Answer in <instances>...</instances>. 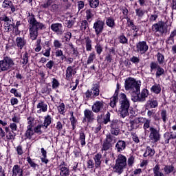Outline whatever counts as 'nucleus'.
<instances>
[{
	"instance_id": "nucleus-44",
	"label": "nucleus",
	"mask_w": 176,
	"mask_h": 176,
	"mask_svg": "<svg viewBox=\"0 0 176 176\" xmlns=\"http://www.w3.org/2000/svg\"><path fill=\"white\" fill-rule=\"evenodd\" d=\"M120 43H122V45H126V43H129V40L124 36V34H122L118 37Z\"/></svg>"
},
{
	"instance_id": "nucleus-59",
	"label": "nucleus",
	"mask_w": 176,
	"mask_h": 176,
	"mask_svg": "<svg viewBox=\"0 0 176 176\" xmlns=\"http://www.w3.org/2000/svg\"><path fill=\"white\" fill-rule=\"evenodd\" d=\"M28 126L27 127L32 128L34 127V118L32 117H28Z\"/></svg>"
},
{
	"instance_id": "nucleus-26",
	"label": "nucleus",
	"mask_w": 176,
	"mask_h": 176,
	"mask_svg": "<svg viewBox=\"0 0 176 176\" xmlns=\"http://www.w3.org/2000/svg\"><path fill=\"white\" fill-rule=\"evenodd\" d=\"M106 142H108L109 144H115L116 142L117 139L116 137L113 136V135L109 133L106 135Z\"/></svg>"
},
{
	"instance_id": "nucleus-34",
	"label": "nucleus",
	"mask_w": 176,
	"mask_h": 176,
	"mask_svg": "<svg viewBox=\"0 0 176 176\" xmlns=\"http://www.w3.org/2000/svg\"><path fill=\"white\" fill-rule=\"evenodd\" d=\"M106 25L110 28H115V19H113L112 17L107 18Z\"/></svg>"
},
{
	"instance_id": "nucleus-48",
	"label": "nucleus",
	"mask_w": 176,
	"mask_h": 176,
	"mask_svg": "<svg viewBox=\"0 0 176 176\" xmlns=\"http://www.w3.org/2000/svg\"><path fill=\"white\" fill-rule=\"evenodd\" d=\"M162 75H164V69H163V67H161L160 66V67H158V69H157V72L155 73V76H156V78H160V76H162Z\"/></svg>"
},
{
	"instance_id": "nucleus-23",
	"label": "nucleus",
	"mask_w": 176,
	"mask_h": 176,
	"mask_svg": "<svg viewBox=\"0 0 176 176\" xmlns=\"http://www.w3.org/2000/svg\"><path fill=\"white\" fill-rule=\"evenodd\" d=\"M101 159H102V155L101 153H97L94 157V160L95 162V167L98 168L101 166Z\"/></svg>"
},
{
	"instance_id": "nucleus-21",
	"label": "nucleus",
	"mask_w": 176,
	"mask_h": 176,
	"mask_svg": "<svg viewBox=\"0 0 176 176\" xmlns=\"http://www.w3.org/2000/svg\"><path fill=\"white\" fill-rule=\"evenodd\" d=\"M12 176H18L23 174V168L20 167L19 165H14L12 168Z\"/></svg>"
},
{
	"instance_id": "nucleus-15",
	"label": "nucleus",
	"mask_w": 176,
	"mask_h": 176,
	"mask_svg": "<svg viewBox=\"0 0 176 176\" xmlns=\"http://www.w3.org/2000/svg\"><path fill=\"white\" fill-rule=\"evenodd\" d=\"M92 111L96 113H98L100 111H102L104 108V102L102 101H96L92 105Z\"/></svg>"
},
{
	"instance_id": "nucleus-39",
	"label": "nucleus",
	"mask_w": 176,
	"mask_h": 176,
	"mask_svg": "<svg viewBox=\"0 0 176 176\" xmlns=\"http://www.w3.org/2000/svg\"><path fill=\"white\" fill-rule=\"evenodd\" d=\"M135 11L136 16L139 19H142V17H144V14H145V10L141 8H137Z\"/></svg>"
},
{
	"instance_id": "nucleus-38",
	"label": "nucleus",
	"mask_w": 176,
	"mask_h": 176,
	"mask_svg": "<svg viewBox=\"0 0 176 176\" xmlns=\"http://www.w3.org/2000/svg\"><path fill=\"white\" fill-rule=\"evenodd\" d=\"M79 135V141L82 146H85V145H86V135L81 131L80 132Z\"/></svg>"
},
{
	"instance_id": "nucleus-58",
	"label": "nucleus",
	"mask_w": 176,
	"mask_h": 176,
	"mask_svg": "<svg viewBox=\"0 0 176 176\" xmlns=\"http://www.w3.org/2000/svg\"><path fill=\"white\" fill-rule=\"evenodd\" d=\"M95 49L96 50V52L98 54H101L102 53V47L100 43H97L96 45L95 46Z\"/></svg>"
},
{
	"instance_id": "nucleus-27",
	"label": "nucleus",
	"mask_w": 176,
	"mask_h": 176,
	"mask_svg": "<svg viewBox=\"0 0 176 176\" xmlns=\"http://www.w3.org/2000/svg\"><path fill=\"white\" fill-rule=\"evenodd\" d=\"M30 58V54L25 52L21 57V63L23 65H27L28 64V60Z\"/></svg>"
},
{
	"instance_id": "nucleus-8",
	"label": "nucleus",
	"mask_w": 176,
	"mask_h": 176,
	"mask_svg": "<svg viewBox=\"0 0 176 176\" xmlns=\"http://www.w3.org/2000/svg\"><path fill=\"white\" fill-rule=\"evenodd\" d=\"M98 96H100V87L97 84L94 85V87L90 90L88 89L83 94V97L87 101L91 98H96Z\"/></svg>"
},
{
	"instance_id": "nucleus-42",
	"label": "nucleus",
	"mask_w": 176,
	"mask_h": 176,
	"mask_svg": "<svg viewBox=\"0 0 176 176\" xmlns=\"http://www.w3.org/2000/svg\"><path fill=\"white\" fill-rule=\"evenodd\" d=\"M71 118H70V121H71V124L73 127V130H75V128L76 127V122H78L76 120V118L75 116H74V112H71Z\"/></svg>"
},
{
	"instance_id": "nucleus-46",
	"label": "nucleus",
	"mask_w": 176,
	"mask_h": 176,
	"mask_svg": "<svg viewBox=\"0 0 176 176\" xmlns=\"http://www.w3.org/2000/svg\"><path fill=\"white\" fill-rule=\"evenodd\" d=\"M160 65H159V63L153 61L150 63V71L152 72V71H155V69H157L158 67H160Z\"/></svg>"
},
{
	"instance_id": "nucleus-9",
	"label": "nucleus",
	"mask_w": 176,
	"mask_h": 176,
	"mask_svg": "<svg viewBox=\"0 0 176 176\" xmlns=\"http://www.w3.org/2000/svg\"><path fill=\"white\" fill-rule=\"evenodd\" d=\"M152 31L153 32H160V34H164L166 31V25L163 21H158L152 25Z\"/></svg>"
},
{
	"instance_id": "nucleus-20",
	"label": "nucleus",
	"mask_w": 176,
	"mask_h": 176,
	"mask_svg": "<svg viewBox=\"0 0 176 176\" xmlns=\"http://www.w3.org/2000/svg\"><path fill=\"white\" fill-rule=\"evenodd\" d=\"M53 121V118L52 116L49 114L45 116L44 117V122L43 123V126L45 127V129H47L50 124H52V122Z\"/></svg>"
},
{
	"instance_id": "nucleus-37",
	"label": "nucleus",
	"mask_w": 176,
	"mask_h": 176,
	"mask_svg": "<svg viewBox=\"0 0 176 176\" xmlns=\"http://www.w3.org/2000/svg\"><path fill=\"white\" fill-rule=\"evenodd\" d=\"M6 138L7 140H8V141H14L16 138V133H14L13 131H11L6 133Z\"/></svg>"
},
{
	"instance_id": "nucleus-2",
	"label": "nucleus",
	"mask_w": 176,
	"mask_h": 176,
	"mask_svg": "<svg viewBox=\"0 0 176 176\" xmlns=\"http://www.w3.org/2000/svg\"><path fill=\"white\" fill-rule=\"evenodd\" d=\"M27 20L29 23L30 39H32V41H36V38H38L39 34V30H43V28H45V25L41 22H38L36 19H35V15L32 14H29Z\"/></svg>"
},
{
	"instance_id": "nucleus-47",
	"label": "nucleus",
	"mask_w": 176,
	"mask_h": 176,
	"mask_svg": "<svg viewBox=\"0 0 176 176\" xmlns=\"http://www.w3.org/2000/svg\"><path fill=\"white\" fill-rule=\"evenodd\" d=\"M94 59H96V53L91 52L88 57V59L87 60V64L88 65L91 64V63L94 61Z\"/></svg>"
},
{
	"instance_id": "nucleus-50",
	"label": "nucleus",
	"mask_w": 176,
	"mask_h": 176,
	"mask_svg": "<svg viewBox=\"0 0 176 176\" xmlns=\"http://www.w3.org/2000/svg\"><path fill=\"white\" fill-rule=\"evenodd\" d=\"M58 110L61 115H64V113H65V104H64V103H61L58 107Z\"/></svg>"
},
{
	"instance_id": "nucleus-35",
	"label": "nucleus",
	"mask_w": 176,
	"mask_h": 176,
	"mask_svg": "<svg viewBox=\"0 0 176 176\" xmlns=\"http://www.w3.org/2000/svg\"><path fill=\"white\" fill-rule=\"evenodd\" d=\"M89 3L91 9H97L100 5V0H89Z\"/></svg>"
},
{
	"instance_id": "nucleus-18",
	"label": "nucleus",
	"mask_w": 176,
	"mask_h": 176,
	"mask_svg": "<svg viewBox=\"0 0 176 176\" xmlns=\"http://www.w3.org/2000/svg\"><path fill=\"white\" fill-rule=\"evenodd\" d=\"M85 13L86 19L89 21V23H91L93 17H94V14H96V11L94 10L88 9L86 10Z\"/></svg>"
},
{
	"instance_id": "nucleus-16",
	"label": "nucleus",
	"mask_w": 176,
	"mask_h": 176,
	"mask_svg": "<svg viewBox=\"0 0 176 176\" xmlns=\"http://www.w3.org/2000/svg\"><path fill=\"white\" fill-rule=\"evenodd\" d=\"M15 43L17 47L20 50H23V48L27 45V40L24 37H16Z\"/></svg>"
},
{
	"instance_id": "nucleus-5",
	"label": "nucleus",
	"mask_w": 176,
	"mask_h": 176,
	"mask_svg": "<svg viewBox=\"0 0 176 176\" xmlns=\"http://www.w3.org/2000/svg\"><path fill=\"white\" fill-rule=\"evenodd\" d=\"M127 166V158L126 156L120 154L118 156L117 160H116V164L113 167L114 173H117L119 175L124 171V168Z\"/></svg>"
},
{
	"instance_id": "nucleus-3",
	"label": "nucleus",
	"mask_w": 176,
	"mask_h": 176,
	"mask_svg": "<svg viewBox=\"0 0 176 176\" xmlns=\"http://www.w3.org/2000/svg\"><path fill=\"white\" fill-rule=\"evenodd\" d=\"M120 108L119 113L121 118H126L129 116V109L130 108V100L127 98V96L124 94L120 95Z\"/></svg>"
},
{
	"instance_id": "nucleus-51",
	"label": "nucleus",
	"mask_w": 176,
	"mask_h": 176,
	"mask_svg": "<svg viewBox=\"0 0 176 176\" xmlns=\"http://www.w3.org/2000/svg\"><path fill=\"white\" fill-rule=\"evenodd\" d=\"M112 146L111 143H108L107 142H104L102 144V151H109V149Z\"/></svg>"
},
{
	"instance_id": "nucleus-11",
	"label": "nucleus",
	"mask_w": 176,
	"mask_h": 176,
	"mask_svg": "<svg viewBox=\"0 0 176 176\" xmlns=\"http://www.w3.org/2000/svg\"><path fill=\"white\" fill-rule=\"evenodd\" d=\"M104 25H105V23L102 21L98 20L94 23L93 28L95 30L97 36H100V34L104 31Z\"/></svg>"
},
{
	"instance_id": "nucleus-31",
	"label": "nucleus",
	"mask_w": 176,
	"mask_h": 176,
	"mask_svg": "<svg viewBox=\"0 0 176 176\" xmlns=\"http://www.w3.org/2000/svg\"><path fill=\"white\" fill-rule=\"evenodd\" d=\"M34 133L35 132L34 131V130H32V128H31V126H27V130L25 133V135L26 138H28V140H31Z\"/></svg>"
},
{
	"instance_id": "nucleus-17",
	"label": "nucleus",
	"mask_w": 176,
	"mask_h": 176,
	"mask_svg": "<svg viewBox=\"0 0 176 176\" xmlns=\"http://www.w3.org/2000/svg\"><path fill=\"white\" fill-rule=\"evenodd\" d=\"M76 74V71L74 69V68L72 66L67 67L66 69V79L67 80H69L72 78L73 75H75Z\"/></svg>"
},
{
	"instance_id": "nucleus-57",
	"label": "nucleus",
	"mask_w": 176,
	"mask_h": 176,
	"mask_svg": "<svg viewBox=\"0 0 176 176\" xmlns=\"http://www.w3.org/2000/svg\"><path fill=\"white\" fill-rule=\"evenodd\" d=\"M110 132L112 135H119V133H120V129H110Z\"/></svg>"
},
{
	"instance_id": "nucleus-4",
	"label": "nucleus",
	"mask_w": 176,
	"mask_h": 176,
	"mask_svg": "<svg viewBox=\"0 0 176 176\" xmlns=\"http://www.w3.org/2000/svg\"><path fill=\"white\" fill-rule=\"evenodd\" d=\"M140 123H143V129L144 131V133L148 131V129H149V124L151 123V120L142 117L135 118L133 120L130 121V130H137V129L140 127Z\"/></svg>"
},
{
	"instance_id": "nucleus-60",
	"label": "nucleus",
	"mask_w": 176,
	"mask_h": 176,
	"mask_svg": "<svg viewBox=\"0 0 176 176\" xmlns=\"http://www.w3.org/2000/svg\"><path fill=\"white\" fill-rule=\"evenodd\" d=\"M52 3H53V0H47V1L41 5L42 8H44V9H47L49 6H51Z\"/></svg>"
},
{
	"instance_id": "nucleus-29",
	"label": "nucleus",
	"mask_w": 176,
	"mask_h": 176,
	"mask_svg": "<svg viewBox=\"0 0 176 176\" xmlns=\"http://www.w3.org/2000/svg\"><path fill=\"white\" fill-rule=\"evenodd\" d=\"M118 92H116L113 97L111 98L110 107H111V108H116V102H118Z\"/></svg>"
},
{
	"instance_id": "nucleus-14",
	"label": "nucleus",
	"mask_w": 176,
	"mask_h": 176,
	"mask_svg": "<svg viewBox=\"0 0 176 176\" xmlns=\"http://www.w3.org/2000/svg\"><path fill=\"white\" fill-rule=\"evenodd\" d=\"M37 113L41 114L42 112H47V104L45 101L40 100L36 106Z\"/></svg>"
},
{
	"instance_id": "nucleus-28",
	"label": "nucleus",
	"mask_w": 176,
	"mask_h": 176,
	"mask_svg": "<svg viewBox=\"0 0 176 176\" xmlns=\"http://www.w3.org/2000/svg\"><path fill=\"white\" fill-rule=\"evenodd\" d=\"M153 155H155V149L151 148V146H147L143 156L144 157H148V156L152 157Z\"/></svg>"
},
{
	"instance_id": "nucleus-64",
	"label": "nucleus",
	"mask_w": 176,
	"mask_h": 176,
	"mask_svg": "<svg viewBox=\"0 0 176 176\" xmlns=\"http://www.w3.org/2000/svg\"><path fill=\"white\" fill-rule=\"evenodd\" d=\"M21 118L19 117V116L17 115H14L12 118V120L14 123H20V120H21Z\"/></svg>"
},
{
	"instance_id": "nucleus-56",
	"label": "nucleus",
	"mask_w": 176,
	"mask_h": 176,
	"mask_svg": "<svg viewBox=\"0 0 176 176\" xmlns=\"http://www.w3.org/2000/svg\"><path fill=\"white\" fill-rule=\"evenodd\" d=\"M159 17V14L157 12H155L150 16L149 20L150 21H156L157 18Z\"/></svg>"
},
{
	"instance_id": "nucleus-22",
	"label": "nucleus",
	"mask_w": 176,
	"mask_h": 176,
	"mask_svg": "<svg viewBox=\"0 0 176 176\" xmlns=\"http://www.w3.org/2000/svg\"><path fill=\"white\" fill-rule=\"evenodd\" d=\"M116 149H117L118 152H122V151L126 149V142L119 140L116 144Z\"/></svg>"
},
{
	"instance_id": "nucleus-7",
	"label": "nucleus",
	"mask_w": 176,
	"mask_h": 176,
	"mask_svg": "<svg viewBox=\"0 0 176 176\" xmlns=\"http://www.w3.org/2000/svg\"><path fill=\"white\" fill-rule=\"evenodd\" d=\"M14 69V62L13 59L9 56H4L2 60H0V72L11 71Z\"/></svg>"
},
{
	"instance_id": "nucleus-49",
	"label": "nucleus",
	"mask_w": 176,
	"mask_h": 176,
	"mask_svg": "<svg viewBox=\"0 0 176 176\" xmlns=\"http://www.w3.org/2000/svg\"><path fill=\"white\" fill-rule=\"evenodd\" d=\"M110 128L112 129H119V122L118 120H113L110 124Z\"/></svg>"
},
{
	"instance_id": "nucleus-40",
	"label": "nucleus",
	"mask_w": 176,
	"mask_h": 176,
	"mask_svg": "<svg viewBox=\"0 0 176 176\" xmlns=\"http://www.w3.org/2000/svg\"><path fill=\"white\" fill-rule=\"evenodd\" d=\"M0 20L1 21H4L5 23H6L8 27H10V23H12V20H10V19L6 14H2L0 17Z\"/></svg>"
},
{
	"instance_id": "nucleus-55",
	"label": "nucleus",
	"mask_w": 176,
	"mask_h": 176,
	"mask_svg": "<svg viewBox=\"0 0 176 176\" xmlns=\"http://www.w3.org/2000/svg\"><path fill=\"white\" fill-rule=\"evenodd\" d=\"M52 89H57L58 86H60V82H58V80L56 78H52Z\"/></svg>"
},
{
	"instance_id": "nucleus-19",
	"label": "nucleus",
	"mask_w": 176,
	"mask_h": 176,
	"mask_svg": "<svg viewBox=\"0 0 176 176\" xmlns=\"http://www.w3.org/2000/svg\"><path fill=\"white\" fill-rule=\"evenodd\" d=\"M159 102L155 98L150 99L147 100L146 106L148 108H157L158 107Z\"/></svg>"
},
{
	"instance_id": "nucleus-41",
	"label": "nucleus",
	"mask_w": 176,
	"mask_h": 176,
	"mask_svg": "<svg viewBox=\"0 0 176 176\" xmlns=\"http://www.w3.org/2000/svg\"><path fill=\"white\" fill-rule=\"evenodd\" d=\"M156 56H157V60L158 61V64L160 65L164 64V56L163 54H160V52H158Z\"/></svg>"
},
{
	"instance_id": "nucleus-30",
	"label": "nucleus",
	"mask_w": 176,
	"mask_h": 176,
	"mask_svg": "<svg viewBox=\"0 0 176 176\" xmlns=\"http://www.w3.org/2000/svg\"><path fill=\"white\" fill-rule=\"evenodd\" d=\"M154 176H164V173L160 171V166L158 164L155 165L153 168Z\"/></svg>"
},
{
	"instance_id": "nucleus-13",
	"label": "nucleus",
	"mask_w": 176,
	"mask_h": 176,
	"mask_svg": "<svg viewBox=\"0 0 176 176\" xmlns=\"http://www.w3.org/2000/svg\"><path fill=\"white\" fill-rule=\"evenodd\" d=\"M51 30H52L54 32L58 34V35H63L64 32V30L63 29V24L58 23L52 24Z\"/></svg>"
},
{
	"instance_id": "nucleus-10",
	"label": "nucleus",
	"mask_w": 176,
	"mask_h": 176,
	"mask_svg": "<svg viewBox=\"0 0 176 176\" xmlns=\"http://www.w3.org/2000/svg\"><path fill=\"white\" fill-rule=\"evenodd\" d=\"M148 49L149 47L146 41H140L136 44V50L138 53H140V54H145V52H148Z\"/></svg>"
},
{
	"instance_id": "nucleus-12",
	"label": "nucleus",
	"mask_w": 176,
	"mask_h": 176,
	"mask_svg": "<svg viewBox=\"0 0 176 176\" xmlns=\"http://www.w3.org/2000/svg\"><path fill=\"white\" fill-rule=\"evenodd\" d=\"M94 119V113L91 111L89 109H85L84 111V118L82 120L83 123H86L87 122L88 123H90L93 121Z\"/></svg>"
},
{
	"instance_id": "nucleus-62",
	"label": "nucleus",
	"mask_w": 176,
	"mask_h": 176,
	"mask_svg": "<svg viewBox=\"0 0 176 176\" xmlns=\"http://www.w3.org/2000/svg\"><path fill=\"white\" fill-rule=\"evenodd\" d=\"M130 61H131V63H133V64H138L140 63V58L133 56L130 58Z\"/></svg>"
},
{
	"instance_id": "nucleus-45",
	"label": "nucleus",
	"mask_w": 176,
	"mask_h": 176,
	"mask_svg": "<svg viewBox=\"0 0 176 176\" xmlns=\"http://www.w3.org/2000/svg\"><path fill=\"white\" fill-rule=\"evenodd\" d=\"M81 31H86L89 28V23L87 20H84L81 22V25L80 26Z\"/></svg>"
},
{
	"instance_id": "nucleus-54",
	"label": "nucleus",
	"mask_w": 176,
	"mask_h": 176,
	"mask_svg": "<svg viewBox=\"0 0 176 176\" xmlns=\"http://www.w3.org/2000/svg\"><path fill=\"white\" fill-rule=\"evenodd\" d=\"M161 117L164 123H166L167 120V111L166 110L161 111Z\"/></svg>"
},
{
	"instance_id": "nucleus-43",
	"label": "nucleus",
	"mask_w": 176,
	"mask_h": 176,
	"mask_svg": "<svg viewBox=\"0 0 176 176\" xmlns=\"http://www.w3.org/2000/svg\"><path fill=\"white\" fill-rule=\"evenodd\" d=\"M42 127H45L43 126V124H38L36 126H35L34 128V133H36V134H38L39 135H41V134H42Z\"/></svg>"
},
{
	"instance_id": "nucleus-52",
	"label": "nucleus",
	"mask_w": 176,
	"mask_h": 176,
	"mask_svg": "<svg viewBox=\"0 0 176 176\" xmlns=\"http://www.w3.org/2000/svg\"><path fill=\"white\" fill-rule=\"evenodd\" d=\"M109 156H111V153L105 152L103 155V157L104 159V163L105 164L108 165L109 164Z\"/></svg>"
},
{
	"instance_id": "nucleus-1",
	"label": "nucleus",
	"mask_w": 176,
	"mask_h": 176,
	"mask_svg": "<svg viewBox=\"0 0 176 176\" xmlns=\"http://www.w3.org/2000/svg\"><path fill=\"white\" fill-rule=\"evenodd\" d=\"M124 87L125 90L131 94V100L133 102H144L146 101L149 96V91L146 89H143L141 92L140 91L141 82L135 80L133 78L129 77L126 79Z\"/></svg>"
},
{
	"instance_id": "nucleus-53",
	"label": "nucleus",
	"mask_w": 176,
	"mask_h": 176,
	"mask_svg": "<svg viewBox=\"0 0 176 176\" xmlns=\"http://www.w3.org/2000/svg\"><path fill=\"white\" fill-rule=\"evenodd\" d=\"M54 47L55 49H61L63 47V44L58 40L54 41Z\"/></svg>"
},
{
	"instance_id": "nucleus-63",
	"label": "nucleus",
	"mask_w": 176,
	"mask_h": 176,
	"mask_svg": "<svg viewBox=\"0 0 176 176\" xmlns=\"http://www.w3.org/2000/svg\"><path fill=\"white\" fill-rule=\"evenodd\" d=\"M12 1H8V0H4L2 4V7L4 8H10V5L12 4Z\"/></svg>"
},
{
	"instance_id": "nucleus-36",
	"label": "nucleus",
	"mask_w": 176,
	"mask_h": 176,
	"mask_svg": "<svg viewBox=\"0 0 176 176\" xmlns=\"http://www.w3.org/2000/svg\"><path fill=\"white\" fill-rule=\"evenodd\" d=\"M164 171L165 175H168V174H171L174 171V166L172 165H166L164 167Z\"/></svg>"
},
{
	"instance_id": "nucleus-33",
	"label": "nucleus",
	"mask_w": 176,
	"mask_h": 176,
	"mask_svg": "<svg viewBox=\"0 0 176 176\" xmlns=\"http://www.w3.org/2000/svg\"><path fill=\"white\" fill-rule=\"evenodd\" d=\"M151 91L155 93V94H159L160 91H162V88L160 87V85L155 84L151 88Z\"/></svg>"
},
{
	"instance_id": "nucleus-25",
	"label": "nucleus",
	"mask_w": 176,
	"mask_h": 176,
	"mask_svg": "<svg viewBox=\"0 0 176 176\" xmlns=\"http://www.w3.org/2000/svg\"><path fill=\"white\" fill-rule=\"evenodd\" d=\"M92 43L93 41L91 39H90V37L87 36L85 38V47L87 52H91V50L93 49L92 47Z\"/></svg>"
},
{
	"instance_id": "nucleus-24",
	"label": "nucleus",
	"mask_w": 176,
	"mask_h": 176,
	"mask_svg": "<svg viewBox=\"0 0 176 176\" xmlns=\"http://www.w3.org/2000/svg\"><path fill=\"white\" fill-rule=\"evenodd\" d=\"M63 164H65V162H63L62 164L59 166L60 170V176H68L69 175V168L67 167L61 166Z\"/></svg>"
},
{
	"instance_id": "nucleus-61",
	"label": "nucleus",
	"mask_w": 176,
	"mask_h": 176,
	"mask_svg": "<svg viewBox=\"0 0 176 176\" xmlns=\"http://www.w3.org/2000/svg\"><path fill=\"white\" fill-rule=\"evenodd\" d=\"M134 160H135V158L133 155L130 156L128 158V166H129V167H133V164H134Z\"/></svg>"
},
{
	"instance_id": "nucleus-32",
	"label": "nucleus",
	"mask_w": 176,
	"mask_h": 176,
	"mask_svg": "<svg viewBox=\"0 0 176 176\" xmlns=\"http://www.w3.org/2000/svg\"><path fill=\"white\" fill-rule=\"evenodd\" d=\"M174 136L171 135V132H166L164 134V140L165 144H170V140H173Z\"/></svg>"
},
{
	"instance_id": "nucleus-6",
	"label": "nucleus",
	"mask_w": 176,
	"mask_h": 176,
	"mask_svg": "<svg viewBox=\"0 0 176 176\" xmlns=\"http://www.w3.org/2000/svg\"><path fill=\"white\" fill-rule=\"evenodd\" d=\"M145 133H149V138L152 144H157L162 138V135L160 134V129L155 128V126H151V123L149 124V127L148 131Z\"/></svg>"
}]
</instances>
